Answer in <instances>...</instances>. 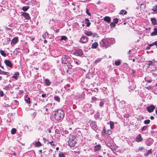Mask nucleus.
Wrapping results in <instances>:
<instances>
[{
    "instance_id": "f257e3e1",
    "label": "nucleus",
    "mask_w": 157,
    "mask_h": 157,
    "mask_svg": "<svg viewBox=\"0 0 157 157\" xmlns=\"http://www.w3.org/2000/svg\"><path fill=\"white\" fill-rule=\"evenodd\" d=\"M64 113L62 109H58L56 111L54 114L55 119L57 121L62 120L64 116Z\"/></svg>"
},
{
    "instance_id": "f03ea898",
    "label": "nucleus",
    "mask_w": 157,
    "mask_h": 157,
    "mask_svg": "<svg viewBox=\"0 0 157 157\" xmlns=\"http://www.w3.org/2000/svg\"><path fill=\"white\" fill-rule=\"evenodd\" d=\"M103 42L105 46H108L114 43L115 41L114 38H110L104 39L103 40Z\"/></svg>"
},
{
    "instance_id": "7ed1b4c3",
    "label": "nucleus",
    "mask_w": 157,
    "mask_h": 157,
    "mask_svg": "<svg viewBox=\"0 0 157 157\" xmlns=\"http://www.w3.org/2000/svg\"><path fill=\"white\" fill-rule=\"evenodd\" d=\"M148 67H151L154 70H156L157 68V63L154 60L151 61H149L148 62Z\"/></svg>"
},
{
    "instance_id": "20e7f679",
    "label": "nucleus",
    "mask_w": 157,
    "mask_h": 157,
    "mask_svg": "<svg viewBox=\"0 0 157 157\" xmlns=\"http://www.w3.org/2000/svg\"><path fill=\"white\" fill-rule=\"evenodd\" d=\"M71 59L69 56L66 55H63L62 56L61 58L62 63V64H66V63L69 61L71 60Z\"/></svg>"
},
{
    "instance_id": "39448f33",
    "label": "nucleus",
    "mask_w": 157,
    "mask_h": 157,
    "mask_svg": "<svg viewBox=\"0 0 157 157\" xmlns=\"http://www.w3.org/2000/svg\"><path fill=\"white\" fill-rule=\"evenodd\" d=\"M68 61V62L66 63V64H64V66L65 67V68L67 71H68V69H71L72 67V65L71 64L72 60L71 59Z\"/></svg>"
},
{
    "instance_id": "423d86ee",
    "label": "nucleus",
    "mask_w": 157,
    "mask_h": 157,
    "mask_svg": "<svg viewBox=\"0 0 157 157\" xmlns=\"http://www.w3.org/2000/svg\"><path fill=\"white\" fill-rule=\"evenodd\" d=\"M85 35L88 36H90L92 37H95L98 36V34L95 33H93L91 31H86L84 32Z\"/></svg>"
},
{
    "instance_id": "0eeeda50",
    "label": "nucleus",
    "mask_w": 157,
    "mask_h": 157,
    "mask_svg": "<svg viewBox=\"0 0 157 157\" xmlns=\"http://www.w3.org/2000/svg\"><path fill=\"white\" fill-rule=\"evenodd\" d=\"M77 142L75 140L70 139L68 141V143L69 146L71 147H74Z\"/></svg>"
},
{
    "instance_id": "6e6552de",
    "label": "nucleus",
    "mask_w": 157,
    "mask_h": 157,
    "mask_svg": "<svg viewBox=\"0 0 157 157\" xmlns=\"http://www.w3.org/2000/svg\"><path fill=\"white\" fill-rule=\"evenodd\" d=\"M90 124L91 127L95 131L97 130L98 128L96 122L91 121L90 122Z\"/></svg>"
},
{
    "instance_id": "1a4fd4ad",
    "label": "nucleus",
    "mask_w": 157,
    "mask_h": 157,
    "mask_svg": "<svg viewBox=\"0 0 157 157\" xmlns=\"http://www.w3.org/2000/svg\"><path fill=\"white\" fill-rule=\"evenodd\" d=\"M155 106L153 105H151L147 107V110L149 113L152 112L155 109Z\"/></svg>"
},
{
    "instance_id": "9d476101",
    "label": "nucleus",
    "mask_w": 157,
    "mask_h": 157,
    "mask_svg": "<svg viewBox=\"0 0 157 157\" xmlns=\"http://www.w3.org/2000/svg\"><path fill=\"white\" fill-rule=\"evenodd\" d=\"M4 63L7 66L10 67H13V65L11 63L10 61L8 60L5 59L4 60Z\"/></svg>"
},
{
    "instance_id": "9b49d317",
    "label": "nucleus",
    "mask_w": 157,
    "mask_h": 157,
    "mask_svg": "<svg viewBox=\"0 0 157 157\" xmlns=\"http://www.w3.org/2000/svg\"><path fill=\"white\" fill-rule=\"evenodd\" d=\"M87 40V38L84 36H82L81 38L80 42L82 43H86Z\"/></svg>"
},
{
    "instance_id": "f8f14e48",
    "label": "nucleus",
    "mask_w": 157,
    "mask_h": 157,
    "mask_svg": "<svg viewBox=\"0 0 157 157\" xmlns=\"http://www.w3.org/2000/svg\"><path fill=\"white\" fill-rule=\"evenodd\" d=\"M18 41V38L17 37H15L12 40L11 44L13 45L15 44Z\"/></svg>"
},
{
    "instance_id": "ddd939ff",
    "label": "nucleus",
    "mask_w": 157,
    "mask_h": 157,
    "mask_svg": "<svg viewBox=\"0 0 157 157\" xmlns=\"http://www.w3.org/2000/svg\"><path fill=\"white\" fill-rule=\"evenodd\" d=\"M22 15L26 19L29 20L30 18L29 14L28 13L24 12L22 14Z\"/></svg>"
},
{
    "instance_id": "4468645a",
    "label": "nucleus",
    "mask_w": 157,
    "mask_h": 157,
    "mask_svg": "<svg viewBox=\"0 0 157 157\" xmlns=\"http://www.w3.org/2000/svg\"><path fill=\"white\" fill-rule=\"evenodd\" d=\"M76 53L79 56H81L83 55V52L81 49H78L76 51Z\"/></svg>"
},
{
    "instance_id": "2eb2a0df",
    "label": "nucleus",
    "mask_w": 157,
    "mask_h": 157,
    "mask_svg": "<svg viewBox=\"0 0 157 157\" xmlns=\"http://www.w3.org/2000/svg\"><path fill=\"white\" fill-rule=\"evenodd\" d=\"M98 45V43L97 42H95L92 44L91 48L93 49H96Z\"/></svg>"
},
{
    "instance_id": "dca6fc26",
    "label": "nucleus",
    "mask_w": 157,
    "mask_h": 157,
    "mask_svg": "<svg viewBox=\"0 0 157 157\" xmlns=\"http://www.w3.org/2000/svg\"><path fill=\"white\" fill-rule=\"evenodd\" d=\"M85 24H86V26L88 27L90 26L91 23L90 22L88 18H85Z\"/></svg>"
},
{
    "instance_id": "f3484780",
    "label": "nucleus",
    "mask_w": 157,
    "mask_h": 157,
    "mask_svg": "<svg viewBox=\"0 0 157 157\" xmlns=\"http://www.w3.org/2000/svg\"><path fill=\"white\" fill-rule=\"evenodd\" d=\"M151 36H154L157 35V28H155L154 31L151 34Z\"/></svg>"
},
{
    "instance_id": "a211bd4d",
    "label": "nucleus",
    "mask_w": 157,
    "mask_h": 157,
    "mask_svg": "<svg viewBox=\"0 0 157 157\" xmlns=\"http://www.w3.org/2000/svg\"><path fill=\"white\" fill-rule=\"evenodd\" d=\"M45 83L48 86H49L51 83V82H50L49 79H48L46 78L45 79L44 81Z\"/></svg>"
},
{
    "instance_id": "6ab92c4d",
    "label": "nucleus",
    "mask_w": 157,
    "mask_h": 157,
    "mask_svg": "<svg viewBox=\"0 0 157 157\" xmlns=\"http://www.w3.org/2000/svg\"><path fill=\"white\" fill-rule=\"evenodd\" d=\"M104 20L107 22L108 23H109L111 21V18L109 17L106 16L104 18Z\"/></svg>"
},
{
    "instance_id": "aec40b11",
    "label": "nucleus",
    "mask_w": 157,
    "mask_h": 157,
    "mask_svg": "<svg viewBox=\"0 0 157 157\" xmlns=\"http://www.w3.org/2000/svg\"><path fill=\"white\" fill-rule=\"evenodd\" d=\"M101 146L100 145H96L95 146L94 150L96 151H98L100 150Z\"/></svg>"
},
{
    "instance_id": "412c9836",
    "label": "nucleus",
    "mask_w": 157,
    "mask_h": 157,
    "mask_svg": "<svg viewBox=\"0 0 157 157\" xmlns=\"http://www.w3.org/2000/svg\"><path fill=\"white\" fill-rule=\"evenodd\" d=\"M151 21L152 24H153L154 25H155L157 24L156 20L155 18H151Z\"/></svg>"
},
{
    "instance_id": "4be33fe9",
    "label": "nucleus",
    "mask_w": 157,
    "mask_h": 157,
    "mask_svg": "<svg viewBox=\"0 0 157 157\" xmlns=\"http://www.w3.org/2000/svg\"><path fill=\"white\" fill-rule=\"evenodd\" d=\"M29 6H23L22 8V10L25 11H27L28 9L29 8Z\"/></svg>"
},
{
    "instance_id": "5701e85b",
    "label": "nucleus",
    "mask_w": 157,
    "mask_h": 157,
    "mask_svg": "<svg viewBox=\"0 0 157 157\" xmlns=\"http://www.w3.org/2000/svg\"><path fill=\"white\" fill-rule=\"evenodd\" d=\"M109 123L110 129H113L114 128V123L112 121H110Z\"/></svg>"
},
{
    "instance_id": "b1692460",
    "label": "nucleus",
    "mask_w": 157,
    "mask_h": 157,
    "mask_svg": "<svg viewBox=\"0 0 157 157\" xmlns=\"http://www.w3.org/2000/svg\"><path fill=\"white\" fill-rule=\"evenodd\" d=\"M143 140V138L142 137L141 134L138 135V142H141Z\"/></svg>"
},
{
    "instance_id": "393cba45",
    "label": "nucleus",
    "mask_w": 157,
    "mask_h": 157,
    "mask_svg": "<svg viewBox=\"0 0 157 157\" xmlns=\"http://www.w3.org/2000/svg\"><path fill=\"white\" fill-rule=\"evenodd\" d=\"M102 134L104 136L106 134H107L106 131L105 129V127H104L103 130L101 132Z\"/></svg>"
},
{
    "instance_id": "a878e982",
    "label": "nucleus",
    "mask_w": 157,
    "mask_h": 157,
    "mask_svg": "<svg viewBox=\"0 0 157 157\" xmlns=\"http://www.w3.org/2000/svg\"><path fill=\"white\" fill-rule=\"evenodd\" d=\"M107 146L108 147H109L112 151H114L115 150V147L114 146L111 145H107Z\"/></svg>"
},
{
    "instance_id": "bb28decb",
    "label": "nucleus",
    "mask_w": 157,
    "mask_h": 157,
    "mask_svg": "<svg viewBox=\"0 0 157 157\" xmlns=\"http://www.w3.org/2000/svg\"><path fill=\"white\" fill-rule=\"evenodd\" d=\"M127 13V12L124 10H122L119 13L120 14H122L123 15L126 14Z\"/></svg>"
},
{
    "instance_id": "cd10ccee",
    "label": "nucleus",
    "mask_w": 157,
    "mask_h": 157,
    "mask_svg": "<svg viewBox=\"0 0 157 157\" xmlns=\"http://www.w3.org/2000/svg\"><path fill=\"white\" fill-rule=\"evenodd\" d=\"M0 54H1L2 56H4V57H6V53L4 52V51L3 50H1L0 51Z\"/></svg>"
},
{
    "instance_id": "c85d7f7f",
    "label": "nucleus",
    "mask_w": 157,
    "mask_h": 157,
    "mask_svg": "<svg viewBox=\"0 0 157 157\" xmlns=\"http://www.w3.org/2000/svg\"><path fill=\"white\" fill-rule=\"evenodd\" d=\"M54 99L58 101V102H59L60 101V98L59 96H55L54 97Z\"/></svg>"
},
{
    "instance_id": "c756f323",
    "label": "nucleus",
    "mask_w": 157,
    "mask_h": 157,
    "mask_svg": "<svg viewBox=\"0 0 157 157\" xmlns=\"http://www.w3.org/2000/svg\"><path fill=\"white\" fill-rule=\"evenodd\" d=\"M35 144L37 147L40 146L42 145L41 143L39 141L36 142L35 143Z\"/></svg>"
},
{
    "instance_id": "7c9ffc66",
    "label": "nucleus",
    "mask_w": 157,
    "mask_h": 157,
    "mask_svg": "<svg viewBox=\"0 0 157 157\" xmlns=\"http://www.w3.org/2000/svg\"><path fill=\"white\" fill-rule=\"evenodd\" d=\"M104 100H101L100 101V103H99V106L101 107L103 106L104 104Z\"/></svg>"
},
{
    "instance_id": "2f4dec72",
    "label": "nucleus",
    "mask_w": 157,
    "mask_h": 157,
    "mask_svg": "<svg viewBox=\"0 0 157 157\" xmlns=\"http://www.w3.org/2000/svg\"><path fill=\"white\" fill-rule=\"evenodd\" d=\"M102 59L101 58H99L97 59L94 61V63L95 64H97L98 63L100 62L101 60Z\"/></svg>"
},
{
    "instance_id": "473e14b6",
    "label": "nucleus",
    "mask_w": 157,
    "mask_h": 157,
    "mask_svg": "<svg viewBox=\"0 0 157 157\" xmlns=\"http://www.w3.org/2000/svg\"><path fill=\"white\" fill-rule=\"evenodd\" d=\"M11 88L10 86L7 85L4 87V89L6 90H8L10 89Z\"/></svg>"
},
{
    "instance_id": "72a5a7b5",
    "label": "nucleus",
    "mask_w": 157,
    "mask_h": 157,
    "mask_svg": "<svg viewBox=\"0 0 157 157\" xmlns=\"http://www.w3.org/2000/svg\"><path fill=\"white\" fill-rule=\"evenodd\" d=\"M67 39V37L65 36H61V37L60 40H66Z\"/></svg>"
},
{
    "instance_id": "f704fd0d",
    "label": "nucleus",
    "mask_w": 157,
    "mask_h": 157,
    "mask_svg": "<svg viewBox=\"0 0 157 157\" xmlns=\"http://www.w3.org/2000/svg\"><path fill=\"white\" fill-rule=\"evenodd\" d=\"M121 63V62L119 60H116L115 62V64L116 65H119Z\"/></svg>"
},
{
    "instance_id": "c9c22d12",
    "label": "nucleus",
    "mask_w": 157,
    "mask_h": 157,
    "mask_svg": "<svg viewBox=\"0 0 157 157\" xmlns=\"http://www.w3.org/2000/svg\"><path fill=\"white\" fill-rule=\"evenodd\" d=\"M16 130L15 128H13L11 130V133L12 134H14L16 132Z\"/></svg>"
},
{
    "instance_id": "e433bc0d",
    "label": "nucleus",
    "mask_w": 157,
    "mask_h": 157,
    "mask_svg": "<svg viewBox=\"0 0 157 157\" xmlns=\"http://www.w3.org/2000/svg\"><path fill=\"white\" fill-rule=\"evenodd\" d=\"M7 72H5L0 69V74L6 75L7 74Z\"/></svg>"
},
{
    "instance_id": "4c0bfd02",
    "label": "nucleus",
    "mask_w": 157,
    "mask_h": 157,
    "mask_svg": "<svg viewBox=\"0 0 157 157\" xmlns=\"http://www.w3.org/2000/svg\"><path fill=\"white\" fill-rule=\"evenodd\" d=\"M150 121L148 119L144 121V123L145 124H148L150 123Z\"/></svg>"
},
{
    "instance_id": "58836bf2",
    "label": "nucleus",
    "mask_w": 157,
    "mask_h": 157,
    "mask_svg": "<svg viewBox=\"0 0 157 157\" xmlns=\"http://www.w3.org/2000/svg\"><path fill=\"white\" fill-rule=\"evenodd\" d=\"M152 10L154 11H157V4L155 6L153 7Z\"/></svg>"
},
{
    "instance_id": "ea45409f",
    "label": "nucleus",
    "mask_w": 157,
    "mask_h": 157,
    "mask_svg": "<svg viewBox=\"0 0 157 157\" xmlns=\"http://www.w3.org/2000/svg\"><path fill=\"white\" fill-rule=\"evenodd\" d=\"M59 157H65L64 155L63 152H60L59 155Z\"/></svg>"
},
{
    "instance_id": "a19ab883",
    "label": "nucleus",
    "mask_w": 157,
    "mask_h": 157,
    "mask_svg": "<svg viewBox=\"0 0 157 157\" xmlns=\"http://www.w3.org/2000/svg\"><path fill=\"white\" fill-rule=\"evenodd\" d=\"M26 102L28 104L30 103V98H28L27 99H25Z\"/></svg>"
},
{
    "instance_id": "79ce46f5",
    "label": "nucleus",
    "mask_w": 157,
    "mask_h": 157,
    "mask_svg": "<svg viewBox=\"0 0 157 157\" xmlns=\"http://www.w3.org/2000/svg\"><path fill=\"white\" fill-rule=\"evenodd\" d=\"M118 21V19L117 18H115L113 19V22L115 24H117Z\"/></svg>"
},
{
    "instance_id": "37998d69",
    "label": "nucleus",
    "mask_w": 157,
    "mask_h": 157,
    "mask_svg": "<svg viewBox=\"0 0 157 157\" xmlns=\"http://www.w3.org/2000/svg\"><path fill=\"white\" fill-rule=\"evenodd\" d=\"M115 26V24L113 22H112L110 24V26L111 27H114Z\"/></svg>"
},
{
    "instance_id": "c03bdc74",
    "label": "nucleus",
    "mask_w": 157,
    "mask_h": 157,
    "mask_svg": "<svg viewBox=\"0 0 157 157\" xmlns=\"http://www.w3.org/2000/svg\"><path fill=\"white\" fill-rule=\"evenodd\" d=\"M145 80L146 82H148L149 83H150L152 81V80L151 79H148L147 77H145Z\"/></svg>"
},
{
    "instance_id": "a18cd8bd",
    "label": "nucleus",
    "mask_w": 157,
    "mask_h": 157,
    "mask_svg": "<svg viewBox=\"0 0 157 157\" xmlns=\"http://www.w3.org/2000/svg\"><path fill=\"white\" fill-rule=\"evenodd\" d=\"M147 126H143L141 130H142V131L145 130H146L147 129Z\"/></svg>"
},
{
    "instance_id": "49530a36",
    "label": "nucleus",
    "mask_w": 157,
    "mask_h": 157,
    "mask_svg": "<svg viewBox=\"0 0 157 157\" xmlns=\"http://www.w3.org/2000/svg\"><path fill=\"white\" fill-rule=\"evenodd\" d=\"M86 13L89 15H90L91 14L89 12V10L88 9H86Z\"/></svg>"
},
{
    "instance_id": "de8ad7c7",
    "label": "nucleus",
    "mask_w": 157,
    "mask_h": 157,
    "mask_svg": "<svg viewBox=\"0 0 157 157\" xmlns=\"http://www.w3.org/2000/svg\"><path fill=\"white\" fill-rule=\"evenodd\" d=\"M112 133L111 131L110 130H108L107 132V134L110 135Z\"/></svg>"
},
{
    "instance_id": "09e8293b",
    "label": "nucleus",
    "mask_w": 157,
    "mask_h": 157,
    "mask_svg": "<svg viewBox=\"0 0 157 157\" xmlns=\"http://www.w3.org/2000/svg\"><path fill=\"white\" fill-rule=\"evenodd\" d=\"M18 76H16L14 75L12 77V78H15V79L17 80V79L18 78Z\"/></svg>"
},
{
    "instance_id": "8fccbe9b",
    "label": "nucleus",
    "mask_w": 157,
    "mask_h": 157,
    "mask_svg": "<svg viewBox=\"0 0 157 157\" xmlns=\"http://www.w3.org/2000/svg\"><path fill=\"white\" fill-rule=\"evenodd\" d=\"M151 153V150H148L147 152V155H148L149 154H150Z\"/></svg>"
},
{
    "instance_id": "3c124183",
    "label": "nucleus",
    "mask_w": 157,
    "mask_h": 157,
    "mask_svg": "<svg viewBox=\"0 0 157 157\" xmlns=\"http://www.w3.org/2000/svg\"><path fill=\"white\" fill-rule=\"evenodd\" d=\"M51 105L50 104H48L46 105V107L48 108L51 107Z\"/></svg>"
},
{
    "instance_id": "603ef678",
    "label": "nucleus",
    "mask_w": 157,
    "mask_h": 157,
    "mask_svg": "<svg viewBox=\"0 0 157 157\" xmlns=\"http://www.w3.org/2000/svg\"><path fill=\"white\" fill-rule=\"evenodd\" d=\"M0 95L1 97H2L3 95V93L2 91H0Z\"/></svg>"
},
{
    "instance_id": "864d4df0",
    "label": "nucleus",
    "mask_w": 157,
    "mask_h": 157,
    "mask_svg": "<svg viewBox=\"0 0 157 157\" xmlns=\"http://www.w3.org/2000/svg\"><path fill=\"white\" fill-rule=\"evenodd\" d=\"M53 141H52L50 142H49V144H51V145H52V146H54L55 145V144H52V143H53Z\"/></svg>"
},
{
    "instance_id": "5fc2aeb1",
    "label": "nucleus",
    "mask_w": 157,
    "mask_h": 157,
    "mask_svg": "<svg viewBox=\"0 0 157 157\" xmlns=\"http://www.w3.org/2000/svg\"><path fill=\"white\" fill-rule=\"evenodd\" d=\"M94 116L96 118H98L99 117V115L97 113Z\"/></svg>"
},
{
    "instance_id": "6e6d98bb",
    "label": "nucleus",
    "mask_w": 157,
    "mask_h": 157,
    "mask_svg": "<svg viewBox=\"0 0 157 157\" xmlns=\"http://www.w3.org/2000/svg\"><path fill=\"white\" fill-rule=\"evenodd\" d=\"M14 75L16 76H18V75H19V73L18 72H16L15 73Z\"/></svg>"
},
{
    "instance_id": "4d7b16f0",
    "label": "nucleus",
    "mask_w": 157,
    "mask_h": 157,
    "mask_svg": "<svg viewBox=\"0 0 157 157\" xmlns=\"http://www.w3.org/2000/svg\"><path fill=\"white\" fill-rule=\"evenodd\" d=\"M80 98H81L82 99H84L85 98L84 94L82 95H81V97L79 96Z\"/></svg>"
},
{
    "instance_id": "13d9d810",
    "label": "nucleus",
    "mask_w": 157,
    "mask_h": 157,
    "mask_svg": "<svg viewBox=\"0 0 157 157\" xmlns=\"http://www.w3.org/2000/svg\"><path fill=\"white\" fill-rule=\"evenodd\" d=\"M41 96L43 98H45L46 97V94H43L41 95Z\"/></svg>"
},
{
    "instance_id": "bf43d9fd",
    "label": "nucleus",
    "mask_w": 157,
    "mask_h": 157,
    "mask_svg": "<svg viewBox=\"0 0 157 157\" xmlns=\"http://www.w3.org/2000/svg\"><path fill=\"white\" fill-rule=\"evenodd\" d=\"M0 67L2 68L3 69H4V67H3V66H2V65H1V61H0Z\"/></svg>"
},
{
    "instance_id": "052dcab7",
    "label": "nucleus",
    "mask_w": 157,
    "mask_h": 157,
    "mask_svg": "<svg viewBox=\"0 0 157 157\" xmlns=\"http://www.w3.org/2000/svg\"><path fill=\"white\" fill-rule=\"evenodd\" d=\"M146 88H147V89H148V90H150L151 89V87L150 86H147Z\"/></svg>"
},
{
    "instance_id": "680f3d73",
    "label": "nucleus",
    "mask_w": 157,
    "mask_h": 157,
    "mask_svg": "<svg viewBox=\"0 0 157 157\" xmlns=\"http://www.w3.org/2000/svg\"><path fill=\"white\" fill-rule=\"evenodd\" d=\"M144 147H140L139 148V149H144Z\"/></svg>"
},
{
    "instance_id": "e2e57ef3",
    "label": "nucleus",
    "mask_w": 157,
    "mask_h": 157,
    "mask_svg": "<svg viewBox=\"0 0 157 157\" xmlns=\"http://www.w3.org/2000/svg\"><path fill=\"white\" fill-rule=\"evenodd\" d=\"M153 44H154V45H155L156 46H157V41L153 42Z\"/></svg>"
},
{
    "instance_id": "0e129e2a",
    "label": "nucleus",
    "mask_w": 157,
    "mask_h": 157,
    "mask_svg": "<svg viewBox=\"0 0 157 157\" xmlns=\"http://www.w3.org/2000/svg\"><path fill=\"white\" fill-rule=\"evenodd\" d=\"M6 30H11V29L9 28L8 27H7L6 28Z\"/></svg>"
},
{
    "instance_id": "69168bd1",
    "label": "nucleus",
    "mask_w": 157,
    "mask_h": 157,
    "mask_svg": "<svg viewBox=\"0 0 157 157\" xmlns=\"http://www.w3.org/2000/svg\"><path fill=\"white\" fill-rule=\"evenodd\" d=\"M149 45L150 47H151V46L154 45V44H153V43H152V44H150Z\"/></svg>"
},
{
    "instance_id": "338daca9",
    "label": "nucleus",
    "mask_w": 157,
    "mask_h": 157,
    "mask_svg": "<svg viewBox=\"0 0 157 157\" xmlns=\"http://www.w3.org/2000/svg\"><path fill=\"white\" fill-rule=\"evenodd\" d=\"M150 119L151 120H153L154 119V117L153 116H151L150 117Z\"/></svg>"
},
{
    "instance_id": "774afa93",
    "label": "nucleus",
    "mask_w": 157,
    "mask_h": 157,
    "mask_svg": "<svg viewBox=\"0 0 157 157\" xmlns=\"http://www.w3.org/2000/svg\"><path fill=\"white\" fill-rule=\"evenodd\" d=\"M150 47L149 45L148 46L147 48H146V49H149L150 48Z\"/></svg>"
}]
</instances>
